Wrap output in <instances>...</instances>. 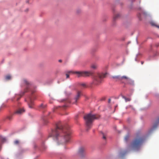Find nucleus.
Here are the masks:
<instances>
[{"label": "nucleus", "mask_w": 159, "mask_h": 159, "mask_svg": "<svg viewBox=\"0 0 159 159\" xmlns=\"http://www.w3.org/2000/svg\"><path fill=\"white\" fill-rule=\"evenodd\" d=\"M151 24H152V25H154L153 23H151Z\"/></svg>", "instance_id": "29"}, {"label": "nucleus", "mask_w": 159, "mask_h": 159, "mask_svg": "<svg viewBox=\"0 0 159 159\" xmlns=\"http://www.w3.org/2000/svg\"><path fill=\"white\" fill-rule=\"evenodd\" d=\"M157 27H158V28H159V26H157Z\"/></svg>", "instance_id": "33"}, {"label": "nucleus", "mask_w": 159, "mask_h": 159, "mask_svg": "<svg viewBox=\"0 0 159 159\" xmlns=\"http://www.w3.org/2000/svg\"><path fill=\"white\" fill-rule=\"evenodd\" d=\"M34 92H35V91H32V93H34Z\"/></svg>", "instance_id": "31"}, {"label": "nucleus", "mask_w": 159, "mask_h": 159, "mask_svg": "<svg viewBox=\"0 0 159 159\" xmlns=\"http://www.w3.org/2000/svg\"><path fill=\"white\" fill-rule=\"evenodd\" d=\"M144 139L142 137L136 138L133 141L129 148L134 150H138L144 140Z\"/></svg>", "instance_id": "3"}, {"label": "nucleus", "mask_w": 159, "mask_h": 159, "mask_svg": "<svg viewBox=\"0 0 159 159\" xmlns=\"http://www.w3.org/2000/svg\"><path fill=\"white\" fill-rule=\"evenodd\" d=\"M24 83L25 84L27 85H29L30 84V83L28 82L26 80H24Z\"/></svg>", "instance_id": "17"}, {"label": "nucleus", "mask_w": 159, "mask_h": 159, "mask_svg": "<svg viewBox=\"0 0 159 159\" xmlns=\"http://www.w3.org/2000/svg\"><path fill=\"white\" fill-rule=\"evenodd\" d=\"M25 111V110L23 108H19L17 111H16L15 112H14L13 115L15 114H20L24 112Z\"/></svg>", "instance_id": "9"}, {"label": "nucleus", "mask_w": 159, "mask_h": 159, "mask_svg": "<svg viewBox=\"0 0 159 159\" xmlns=\"http://www.w3.org/2000/svg\"><path fill=\"white\" fill-rule=\"evenodd\" d=\"M129 135H127L126 136L125 138V141H127L128 140V139L129 138Z\"/></svg>", "instance_id": "19"}, {"label": "nucleus", "mask_w": 159, "mask_h": 159, "mask_svg": "<svg viewBox=\"0 0 159 159\" xmlns=\"http://www.w3.org/2000/svg\"><path fill=\"white\" fill-rule=\"evenodd\" d=\"M120 16L119 14H116L114 15L113 18V21H115Z\"/></svg>", "instance_id": "12"}, {"label": "nucleus", "mask_w": 159, "mask_h": 159, "mask_svg": "<svg viewBox=\"0 0 159 159\" xmlns=\"http://www.w3.org/2000/svg\"><path fill=\"white\" fill-rule=\"evenodd\" d=\"M28 102L29 107L31 108H33L34 105V103L32 97H29L28 99Z\"/></svg>", "instance_id": "6"}, {"label": "nucleus", "mask_w": 159, "mask_h": 159, "mask_svg": "<svg viewBox=\"0 0 159 159\" xmlns=\"http://www.w3.org/2000/svg\"><path fill=\"white\" fill-rule=\"evenodd\" d=\"M66 78H68L69 77V74H66Z\"/></svg>", "instance_id": "26"}, {"label": "nucleus", "mask_w": 159, "mask_h": 159, "mask_svg": "<svg viewBox=\"0 0 159 159\" xmlns=\"http://www.w3.org/2000/svg\"><path fill=\"white\" fill-rule=\"evenodd\" d=\"M80 85L82 87H83V88H85L86 87V85L84 83H81L80 84Z\"/></svg>", "instance_id": "18"}, {"label": "nucleus", "mask_w": 159, "mask_h": 159, "mask_svg": "<svg viewBox=\"0 0 159 159\" xmlns=\"http://www.w3.org/2000/svg\"><path fill=\"white\" fill-rule=\"evenodd\" d=\"M0 141L2 142H4L6 141L5 138L3 137L2 136H0Z\"/></svg>", "instance_id": "15"}, {"label": "nucleus", "mask_w": 159, "mask_h": 159, "mask_svg": "<svg viewBox=\"0 0 159 159\" xmlns=\"http://www.w3.org/2000/svg\"><path fill=\"white\" fill-rule=\"evenodd\" d=\"M99 117L100 116L98 115H93L91 113L87 114L84 116L87 130L91 128L94 120L98 119Z\"/></svg>", "instance_id": "2"}, {"label": "nucleus", "mask_w": 159, "mask_h": 159, "mask_svg": "<svg viewBox=\"0 0 159 159\" xmlns=\"http://www.w3.org/2000/svg\"><path fill=\"white\" fill-rule=\"evenodd\" d=\"M84 149L83 148H80L79 151V153L80 156L82 157L84 154Z\"/></svg>", "instance_id": "11"}, {"label": "nucleus", "mask_w": 159, "mask_h": 159, "mask_svg": "<svg viewBox=\"0 0 159 159\" xmlns=\"http://www.w3.org/2000/svg\"><path fill=\"white\" fill-rule=\"evenodd\" d=\"M6 79L7 80H9L10 79L11 77L10 75H7L6 76Z\"/></svg>", "instance_id": "20"}, {"label": "nucleus", "mask_w": 159, "mask_h": 159, "mask_svg": "<svg viewBox=\"0 0 159 159\" xmlns=\"http://www.w3.org/2000/svg\"><path fill=\"white\" fill-rule=\"evenodd\" d=\"M159 123V117L157 119L156 123L153 125L152 128H151V129L149 131V133H151L154 129L157 128V127L158 125V124Z\"/></svg>", "instance_id": "8"}, {"label": "nucleus", "mask_w": 159, "mask_h": 159, "mask_svg": "<svg viewBox=\"0 0 159 159\" xmlns=\"http://www.w3.org/2000/svg\"><path fill=\"white\" fill-rule=\"evenodd\" d=\"M19 141L18 140H16L14 142V144L16 145L19 144Z\"/></svg>", "instance_id": "21"}, {"label": "nucleus", "mask_w": 159, "mask_h": 159, "mask_svg": "<svg viewBox=\"0 0 159 159\" xmlns=\"http://www.w3.org/2000/svg\"><path fill=\"white\" fill-rule=\"evenodd\" d=\"M77 102H75V101L74 100V99H72L70 102L72 104H75Z\"/></svg>", "instance_id": "22"}, {"label": "nucleus", "mask_w": 159, "mask_h": 159, "mask_svg": "<svg viewBox=\"0 0 159 159\" xmlns=\"http://www.w3.org/2000/svg\"><path fill=\"white\" fill-rule=\"evenodd\" d=\"M81 95V93L80 92L78 91L77 93V95L74 98V100L75 101V102H77V101L79 99L80 96Z\"/></svg>", "instance_id": "10"}, {"label": "nucleus", "mask_w": 159, "mask_h": 159, "mask_svg": "<svg viewBox=\"0 0 159 159\" xmlns=\"http://www.w3.org/2000/svg\"><path fill=\"white\" fill-rule=\"evenodd\" d=\"M106 74H98L93 77V83L95 85L99 84L102 81V79L105 77Z\"/></svg>", "instance_id": "4"}, {"label": "nucleus", "mask_w": 159, "mask_h": 159, "mask_svg": "<svg viewBox=\"0 0 159 159\" xmlns=\"http://www.w3.org/2000/svg\"><path fill=\"white\" fill-rule=\"evenodd\" d=\"M59 62H61L62 61H61V60H59Z\"/></svg>", "instance_id": "28"}, {"label": "nucleus", "mask_w": 159, "mask_h": 159, "mask_svg": "<svg viewBox=\"0 0 159 159\" xmlns=\"http://www.w3.org/2000/svg\"><path fill=\"white\" fill-rule=\"evenodd\" d=\"M90 67L93 69L95 70L97 68L98 65L95 64H92L91 65Z\"/></svg>", "instance_id": "13"}, {"label": "nucleus", "mask_w": 159, "mask_h": 159, "mask_svg": "<svg viewBox=\"0 0 159 159\" xmlns=\"http://www.w3.org/2000/svg\"><path fill=\"white\" fill-rule=\"evenodd\" d=\"M46 107V104H42L39 106V108L41 109H44Z\"/></svg>", "instance_id": "14"}, {"label": "nucleus", "mask_w": 159, "mask_h": 159, "mask_svg": "<svg viewBox=\"0 0 159 159\" xmlns=\"http://www.w3.org/2000/svg\"><path fill=\"white\" fill-rule=\"evenodd\" d=\"M102 135H103V138L104 139H106V136L104 135V134L103 133H102Z\"/></svg>", "instance_id": "24"}, {"label": "nucleus", "mask_w": 159, "mask_h": 159, "mask_svg": "<svg viewBox=\"0 0 159 159\" xmlns=\"http://www.w3.org/2000/svg\"><path fill=\"white\" fill-rule=\"evenodd\" d=\"M141 63L142 64H143V61H141Z\"/></svg>", "instance_id": "30"}, {"label": "nucleus", "mask_w": 159, "mask_h": 159, "mask_svg": "<svg viewBox=\"0 0 159 159\" xmlns=\"http://www.w3.org/2000/svg\"><path fill=\"white\" fill-rule=\"evenodd\" d=\"M71 132L68 126H63L61 124L57 125L56 128L52 129L50 136L55 138L57 139L58 137L63 136L64 140L62 143L68 142L70 138Z\"/></svg>", "instance_id": "1"}, {"label": "nucleus", "mask_w": 159, "mask_h": 159, "mask_svg": "<svg viewBox=\"0 0 159 159\" xmlns=\"http://www.w3.org/2000/svg\"><path fill=\"white\" fill-rule=\"evenodd\" d=\"M12 116H11L8 117L7 118L9 120H11L12 118Z\"/></svg>", "instance_id": "23"}, {"label": "nucleus", "mask_w": 159, "mask_h": 159, "mask_svg": "<svg viewBox=\"0 0 159 159\" xmlns=\"http://www.w3.org/2000/svg\"><path fill=\"white\" fill-rule=\"evenodd\" d=\"M123 98L125 99V101L126 102H127V101H129L131 100V99L130 98H127L126 97H124V96L123 97Z\"/></svg>", "instance_id": "16"}, {"label": "nucleus", "mask_w": 159, "mask_h": 159, "mask_svg": "<svg viewBox=\"0 0 159 159\" xmlns=\"http://www.w3.org/2000/svg\"><path fill=\"white\" fill-rule=\"evenodd\" d=\"M110 100H110V99H109V102H110Z\"/></svg>", "instance_id": "32"}, {"label": "nucleus", "mask_w": 159, "mask_h": 159, "mask_svg": "<svg viewBox=\"0 0 159 159\" xmlns=\"http://www.w3.org/2000/svg\"><path fill=\"white\" fill-rule=\"evenodd\" d=\"M26 92V91H25L24 92H23V94L21 95V96H22V95H23L25 93V92Z\"/></svg>", "instance_id": "27"}, {"label": "nucleus", "mask_w": 159, "mask_h": 159, "mask_svg": "<svg viewBox=\"0 0 159 159\" xmlns=\"http://www.w3.org/2000/svg\"><path fill=\"white\" fill-rule=\"evenodd\" d=\"M74 73L76 74L78 77H89L90 76L93 75V72L91 71H75Z\"/></svg>", "instance_id": "5"}, {"label": "nucleus", "mask_w": 159, "mask_h": 159, "mask_svg": "<svg viewBox=\"0 0 159 159\" xmlns=\"http://www.w3.org/2000/svg\"><path fill=\"white\" fill-rule=\"evenodd\" d=\"M81 11L80 10H77V13H79L81 12Z\"/></svg>", "instance_id": "25"}, {"label": "nucleus", "mask_w": 159, "mask_h": 159, "mask_svg": "<svg viewBox=\"0 0 159 159\" xmlns=\"http://www.w3.org/2000/svg\"><path fill=\"white\" fill-rule=\"evenodd\" d=\"M115 79H118L119 80H122L123 79H125L126 80H128L130 81L131 80L129 78L126 76H124L122 77H120L119 76H117L113 77Z\"/></svg>", "instance_id": "7"}]
</instances>
